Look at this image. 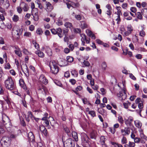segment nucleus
<instances>
[{"label":"nucleus","instance_id":"nucleus-45","mask_svg":"<svg viewBox=\"0 0 147 147\" xmlns=\"http://www.w3.org/2000/svg\"><path fill=\"white\" fill-rule=\"evenodd\" d=\"M101 66L103 70H105L107 67V65L106 63L105 62H103Z\"/></svg>","mask_w":147,"mask_h":147},{"label":"nucleus","instance_id":"nucleus-34","mask_svg":"<svg viewBox=\"0 0 147 147\" xmlns=\"http://www.w3.org/2000/svg\"><path fill=\"white\" fill-rule=\"evenodd\" d=\"M64 26L65 27L69 28H71L72 26V24L69 22H66L64 24Z\"/></svg>","mask_w":147,"mask_h":147},{"label":"nucleus","instance_id":"nucleus-28","mask_svg":"<svg viewBox=\"0 0 147 147\" xmlns=\"http://www.w3.org/2000/svg\"><path fill=\"white\" fill-rule=\"evenodd\" d=\"M137 18L140 20L142 19V16L140 12H138L135 14Z\"/></svg>","mask_w":147,"mask_h":147},{"label":"nucleus","instance_id":"nucleus-46","mask_svg":"<svg viewBox=\"0 0 147 147\" xmlns=\"http://www.w3.org/2000/svg\"><path fill=\"white\" fill-rule=\"evenodd\" d=\"M100 144L105 143V138L104 136H101L100 138Z\"/></svg>","mask_w":147,"mask_h":147},{"label":"nucleus","instance_id":"nucleus-25","mask_svg":"<svg viewBox=\"0 0 147 147\" xmlns=\"http://www.w3.org/2000/svg\"><path fill=\"white\" fill-rule=\"evenodd\" d=\"M46 5L47 9L50 11H51L53 9V6L51 5V4L49 2H46Z\"/></svg>","mask_w":147,"mask_h":147},{"label":"nucleus","instance_id":"nucleus-49","mask_svg":"<svg viewBox=\"0 0 147 147\" xmlns=\"http://www.w3.org/2000/svg\"><path fill=\"white\" fill-rule=\"evenodd\" d=\"M140 136L141 139H144L145 140H147V137L144 135V133L140 134Z\"/></svg>","mask_w":147,"mask_h":147},{"label":"nucleus","instance_id":"nucleus-14","mask_svg":"<svg viewBox=\"0 0 147 147\" xmlns=\"http://www.w3.org/2000/svg\"><path fill=\"white\" fill-rule=\"evenodd\" d=\"M28 140L33 143L35 142L34 137L33 133L30 132L28 133Z\"/></svg>","mask_w":147,"mask_h":147},{"label":"nucleus","instance_id":"nucleus-5","mask_svg":"<svg viewBox=\"0 0 147 147\" xmlns=\"http://www.w3.org/2000/svg\"><path fill=\"white\" fill-rule=\"evenodd\" d=\"M22 32V29L20 28H18L16 29H13L12 32V36L17 39H19L20 35L21 34Z\"/></svg>","mask_w":147,"mask_h":147},{"label":"nucleus","instance_id":"nucleus-19","mask_svg":"<svg viewBox=\"0 0 147 147\" xmlns=\"http://www.w3.org/2000/svg\"><path fill=\"white\" fill-rule=\"evenodd\" d=\"M19 83L20 86L24 90L26 89V86L24 82L23 79H20L19 80Z\"/></svg>","mask_w":147,"mask_h":147},{"label":"nucleus","instance_id":"nucleus-63","mask_svg":"<svg viewBox=\"0 0 147 147\" xmlns=\"http://www.w3.org/2000/svg\"><path fill=\"white\" fill-rule=\"evenodd\" d=\"M0 12L2 13L3 14H6V13L4 9L1 7H0Z\"/></svg>","mask_w":147,"mask_h":147},{"label":"nucleus","instance_id":"nucleus-62","mask_svg":"<svg viewBox=\"0 0 147 147\" xmlns=\"http://www.w3.org/2000/svg\"><path fill=\"white\" fill-rule=\"evenodd\" d=\"M96 42L98 44L102 45V44H103V42L102 41H101L99 39H96Z\"/></svg>","mask_w":147,"mask_h":147},{"label":"nucleus","instance_id":"nucleus-13","mask_svg":"<svg viewBox=\"0 0 147 147\" xmlns=\"http://www.w3.org/2000/svg\"><path fill=\"white\" fill-rule=\"evenodd\" d=\"M26 118L27 121L28 122L30 121V119L32 120L35 119V117L32 115L31 111H28V115L27 116H26Z\"/></svg>","mask_w":147,"mask_h":147},{"label":"nucleus","instance_id":"nucleus-31","mask_svg":"<svg viewBox=\"0 0 147 147\" xmlns=\"http://www.w3.org/2000/svg\"><path fill=\"white\" fill-rule=\"evenodd\" d=\"M32 43L34 45V46L35 48L37 50L39 49V46L38 44L36 42L35 40H33L32 41Z\"/></svg>","mask_w":147,"mask_h":147},{"label":"nucleus","instance_id":"nucleus-18","mask_svg":"<svg viewBox=\"0 0 147 147\" xmlns=\"http://www.w3.org/2000/svg\"><path fill=\"white\" fill-rule=\"evenodd\" d=\"M134 124L135 126L139 129H140L142 126V123L138 120H136L134 121Z\"/></svg>","mask_w":147,"mask_h":147},{"label":"nucleus","instance_id":"nucleus-22","mask_svg":"<svg viewBox=\"0 0 147 147\" xmlns=\"http://www.w3.org/2000/svg\"><path fill=\"white\" fill-rule=\"evenodd\" d=\"M72 135L73 138L74 139L75 141L77 142L78 141V134L76 132L73 131L72 133Z\"/></svg>","mask_w":147,"mask_h":147},{"label":"nucleus","instance_id":"nucleus-2","mask_svg":"<svg viewBox=\"0 0 147 147\" xmlns=\"http://www.w3.org/2000/svg\"><path fill=\"white\" fill-rule=\"evenodd\" d=\"M5 87L9 90H15L16 88L15 84L11 77H8L5 81Z\"/></svg>","mask_w":147,"mask_h":147},{"label":"nucleus","instance_id":"nucleus-43","mask_svg":"<svg viewBox=\"0 0 147 147\" xmlns=\"http://www.w3.org/2000/svg\"><path fill=\"white\" fill-rule=\"evenodd\" d=\"M143 29H142L141 31H140L139 32V35L142 37H143L145 35V33L143 31L144 29V28H143Z\"/></svg>","mask_w":147,"mask_h":147},{"label":"nucleus","instance_id":"nucleus-12","mask_svg":"<svg viewBox=\"0 0 147 147\" xmlns=\"http://www.w3.org/2000/svg\"><path fill=\"white\" fill-rule=\"evenodd\" d=\"M36 12H34V10H32V15L33 16L34 19L35 21H37L39 19L38 13L37 10L35 9Z\"/></svg>","mask_w":147,"mask_h":147},{"label":"nucleus","instance_id":"nucleus-8","mask_svg":"<svg viewBox=\"0 0 147 147\" xmlns=\"http://www.w3.org/2000/svg\"><path fill=\"white\" fill-rule=\"evenodd\" d=\"M117 96L120 100H125L127 97L125 88H124L122 91H120L117 94Z\"/></svg>","mask_w":147,"mask_h":147},{"label":"nucleus","instance_id":"nucleus-17","mask_svg":"<svg viewBox=\"0 0 147 147\" xmlns=\"http://www.w3.org/2000/svg\"><path fill=\"white\" fill-rule=\"evenodd\" d=\"M2 141L3 142L5 145L7 146L10 143V139L9 137H4L3 138Z\"/></svg>","mask_w":147,"mask_h":147},{"label":"nucleus","instance_id":"nucleus-36","mask_svg":"<svg viewBox=\"0 0 147 147\" xmlns=\"http://www.w3.org/2000/svg\"><path fill=\"white\" fill-rule=\"evenodd\" d=\"M66 59L67 61L70 63L73 62L74 60L73 57L70 56H68L67 57Z\"/></svg>","mask_w":147,"mask_h":147},{"label":"nucleus","instance_id":"nucleus-23","mask_svg":"<svg viewBox=\"0 0 147 147\" xmlns=\"http://www.w3.org/2000/svg\"><path fill=\"white\" fill-rule=\"evenodd\" d=\"M57 34L60 38H61L63 37V35L62 34V29L60 28H58L57 29Z\"/></svg>","mask_w":147,"mask_h":147},{"label":"nucleus","instance_id":"nucleus-50","mask_svg":"<svg viewBox=\"0 0 147 147\" xmlns=\"http://www.w3.org/2000/svg\"><path fill=\"white\" fill-rule=\"evenodd\" d=\"M36 3L38 5V7L40 9H42V7L41 4L39 0H36Z\"/></svg>","mask_w":147,"mask_h":147},{"label":"nucleus","instance_id":"nucleus-57","mask_svg":"<svg viewBox=\"0 0 147 147\" xmlns=\"http://www.w3.org/2000/svg\"><path fill=\"white\" fill-rule=\"evenodd\" d=\"M23 52L25 55H28L30 54V53L26 49H24L23 50Z\"/></svg>","mask_w":147,"mask_h":147},{"label":"nucleus","instance_id":"nucleus-7","mask_svg":"<svg viewBox=\"0 0 147 147\" xmlns=\"http://www.w3.org/2000/svg\"><path fill=\"white\" fill-rule=\"evenodd\" d=\"M21 69L24 73L26 78L28 80L29 76V71L28 67L26 64H24L21 66Z\"/></svg>","mask_w":147,"mask_h":147},{"label":"nucleus","instance_id":"nucleus-55","mask_svg":"<svg viewBox=\"0 0 147 147\" xmlns=\"http://www.w3.org/2000/svg\"><path fill=\"white\" fill-rule=\"evenodd\" d=\"M130 10L132 12L134 13H136L137 11V9L135 7H131Z\"/></svg>","mask_w":147,"mask_h":147},{"label":"nucleus","instance_id":"nucleus-9","mask_svg":"<svg viewBox=\"0 0 147 147\" xmlns=\"http://www.w3.org/2000/svg\"><path fill=\"white\" fill-rule=\"evenodd\" d=\"M80 36L81 37V40L82 41V46H85V42L87 44L89 43L90 42V39L89 38H87L86 36L84 34H80Z\"/></svg>","mask_w":147,"mask_h":147},{"label":"nucleus","instance_id":"nucleus-6","mask_svg":"<svg viewBox=\"0 0 147 147\" xmlns=\"http://www.w3.org/2000/svg\"><path fill=\"white\" fill-rule=\"evenodd\" d=\"M64 145L65 147H74L75 142L72 139L69 138L66 140Z\"/></svg>","mask_w":147,"mask_h":147},{"label":"nucleus","instance_id":"nucleus-38","mask_svg":"<svg viewBox=\"0 0 147 147\" xmlns=\"http://www.w3.org/2000/svg\"><path fill=\"white\" fill-rule=\"evenodd\" d=\"M127 143V139L124 136L123 137L121 140V143L122 144H126Z\"/></svg>","mask_w":147,"mask_h":147},{"label":"nucleus","instance_id":"nucleus-32","mask_svg":"<svg viewBox=\"0 0 147 147\" xmlns=\"http://www.w3.org/2000/svg\"><path fill=\"white\" fill-rule=\"evenodd\" d=\"M19 20V17L18 15H14L12 17V20L14 22H17Z\"/></svg>","mask_w":147,"mask_h":147},{"label":"nucleus","instance_id":"nucleus-21","mask_svg":"<svg viewBox=\"0 0 147 147\" xmlns=\"http://www.w3.org/2000/svg\"><path fill=\"white\" fill-rule=\"evenodd\" d=\"M35 53L40 57L43 58L44 57V54L40 50H37L35 52Z\"/></svg>","mask_w":147,"mask_h":147},{"label":"nucleus","instance_id":"nucleus-30","mask_svg":"<svg viewBox=\"0 0 147 147\" xmlns=\"http://www.w3.org/2000/svg\"><path fill=\"white\" fill-rule=\"evenodd\" d=\"M141 102L139 103H138V107L140 109V110H139L138 111V113H140L142 111V110H141V109H142L143 107V105L142 104V101H141Z\"/></svg>","mask_w":147,"mask_h":147},{"label":"nucleus","instance_id":"nucleus-3","mask_svg":"<svg viewBox=\"0 0 147 147\" xmlns=\"http://www.w3.org/2000/svg\"><path fill=\"white\" fill-rule=\"evenodd\" d=\"M81 140L83 145L84 146H87L89 147L91 146L90 139L88 136L85 133H83L81 134Z\"/></svg>","mask_w":147,"mask_h":147},{"label":"nucleus","instance_id":"nucleus-64","mask_svg":"<svg viewBox=\"0 0 147 147\" xmlns=\"http://www.w3.org/2000/svg\"><path fill=\"white\" fill-rule=\"evenodd\" d=\"M69 82L73 85H74L76 82V80L73 79H72L69 80Z\"/></svg>","mask_w":147,"mask_h":147},{"label":"nucleus","instance_id":"nucleus-20","mask_svg":"<svg viewBox=\"0 0 147 147\" xmlns=\"http://www.w3.org/2000/svg\"><path fill=\"white\" fill-rule=\"evenodd\" d=\"M16 50L14 51L15 54L18 56L19 57L22 56V53L19 47L15 48Z\"/></svg>","mask_w":147,"mask_h":147},{"label":"nucleus","instance_id":"nucleus-53","mask_svg":"<svg viewBox=\"0 0 147 147\" xmlns=\"http://www.w3.org/2000/svg\"><path fill=\"white\" fill-rule=\"evenodd\" d=\"M46 129V128L44 125H40V129L41 132L43 131L44 130H45Z\"/></svg>","mask_w":147,"mask_h":147},{"label":"nucleus","instance_id":"nucleus-4","mask_svg":"<svg viewBox=\"0 0 147 147\" xmlns=\"http://www.w3.org/2000/svg\"><path fill=\"white\" fill-rule=\"evenodd\" d=\"M1 119L3 124L5 126V128H8L11 126L9 119L5 114L2 115Z\"/></svg>","mask_w":147,"mask_h":147},{"label":"nucleus","instance_id":"nucleus-29","mask_svg":"<svg viewBox=\"0 0 147 147\" xmlns=\"http://www.w3.org/2000/svg\"><path fill=\"white\" fill-rule=\"evenodd\" d=\"M3 5L5 8L7 9L10 5L9 1L8 0H5V3Z\"/></svg>","mask_w":147,"mask_h":147},{"label":"nucleus","instance_id":"nucleus-33","mask_svg":"<svg viewBox=\"0 0 147 147\" xmlns=\"http://www.w3.org/2000/svg\"><path fill=\"white\" fill-rule=\"evenodd\" d=\"M46 52L47 55L50 56L52 55V51L51 49L49 47H47L46 49Z\"/></svg>","mask_w":147,"mask_h":147},{"label":"nucleus","instance_id":"nucleus-10","mask_svg":"<svg viewBox=\"0 0 147 147\" xmlns=\"http://www.w3.org/2000/svg\"><path fill=\"white\" fill-rule=\"evenodd\" d=\"M124 120L125 124L126 125L130 126L133 121V118L132 117L129 116L127 119L124 118Z\"/></svg>","mask_w":147,"mask_h":147},{"label":"nucleus","instance_id":"nucleus-51","mask_svg":"<svg viewBox=\"0 0 147 147\" xmlns=\"http://www.w3.org/2000/svg\"><path fill=\"white\" fill-rule=\"evenodd\" d=\"M128 145L129 147H134L135 146V143L130 141L129 142Z\"/></svg>","mask_w":147,"mask_h":147},{"label":"nucleus","instance_id":"nucleus-15","mask_svg":"<svg viewBox=\"0 0 147 147\" xmlns=\"http://www.w3.org/2000/svg\"><path fill=\"white\" fill-rule=\"evenodd\" d=\"M20 6L24 11L26 12L28 11L29 9V7L27 4L24 2H22L20 3Z\"/></svg>","mask_w":147,"mask_h":147},{"label":"nucleus","instance_id":"nucleus-42","mask_svg":"<svg viewBox=\"0 0 147 147\" xmlns=\"http://www.w3.org/2000/svg\"><path fill=\"white\" fill-rule=\"evenodd\" d=\"M84 65L86 67H89L90 66V64L89 62L86 60H84L83 62Z\"/></svg>","mask_w":147,"mask_h":147},{"label":"nucleus","instance_id":"nucleus-59","mask_svg":"<svg viewBox=\"0 0 147 147\" xmlns=\"http://www.w3.org/2000/svg\"><path fill=\"white\" fill-rule=\"evenodd\" d=\"M17 10L18 12L19 13H21L22 11V9L20 5V6L17 7Z\"/></svg>","mask_w":147,"mask_h":147},{"label":"nucleus","instance_id":"nucleus-47","mask_svg":"<svg viewBox=\"0 0 147 147\" xmlns=\"http://www.w3.org/2000/svg\"><path fill=\"white\" fill-rule=\"evenodd\" d=\"M141 13L143 15H146L147 14V8L143 9L141 10Z\"/></svg>","mask_w":147,"mask_h":147},{"label":"nucleus","instance_id":"nucleus-44","mask_svg":"<svg viewBox=\"0 0 147 147\" xmlns=\"http://www.w3.org/2000/svg\"><path fill=\"white\" fill-rule=\"evenodd\" d=\"M115 18L116 21H117V24H119L121 21V18L120 16H116L115 17Z\"/></svg>","mask_w":147,"mask_h":147},{"label":"nucleus","instance_id":"nucleus-37","mask_svg":"<svg viewBox=\"0 0 147 147\" xmlns=\"http://www.w3.org/2000/svg\"><path fill=\"white\" fill-rule=\"evenodd\" d=\"M71 75L74 77H77L78 75V73L77 71L75 70H72L71 71Z\"/></svg>","mask_w":147,"mask_h":147},{"label":"nucleus","instance_id":"nucleus-11","mask_svg":"<svg viewBox=\"0 0 147 147\" xmlns=\"http://www.w3.org/2000/svg\"><path fill=\"white\" fill-rule=\"evenodd\" d=\"M121 131L122 135L123 136L129 135L130 132L129 128L128 127H125L124 129H121Z\"/></svg>","mask_w":147,"mask_h":147},{"label":"nucleus","instance_id":"nucleus-35","mask_svg":"<svg viewBox=\"0 0 147 147\" xmlns=\"http://www.w3.org/2000/svg\"><path fill=\"white\" fill-rule=\"evenodd\" d=\"M131 103L128 101L126 102H124L123 104L124 107L125 109H128L129 106H130Z\"/></svg>","mask_w":147,"mask_h":147},{"label":"nucleus","instance_id":"nucleus-40","mask_svg":"<svg viewBox=\"0 0 147 147\" xmlns=\"http://www.w3.org/2000/svg\"><path fill=\"white\" fill-rule=\"evenodd\" d=\"M36 32L37 34L39 35H41L43 33V32L40 28H38L37 29Z\"/></svg>","mask_w":147,"mask_h":147},{"label":"nucleus","instance_id":"nucleus-61","mask_svg":"<svg viewBox=\"0 0 147 147\" xmlns=\"http://www.w3.org/2000/svg\"><path fill=\"white\" fill-rule=\"evenodd\" d=\"M74 32L76 33H80L81 32V30L80 28H75L74 29Z\"/></svg>","mask_w":147,"mask_h":147},{"label":"nucleus","instance_id":"nucleus-54","mask_svg":"<svg viewBox=\"0 0 147 147\" xmlns=\"http://www.w3.org/2000/svg\"><path fill=\"white\" fill-rule=\"evenodd\" d=\"M24 36L28 37H30L31 36V34L30 32H26L25 33Z\"/></svg>","mask_w":147,"mask_h":147},{"label":"nucleus","instance_id":"nucleus-39","mask_svg":"<svg viewBox=\"0 0 147 147\" xmlns=\"http://www.w3.org/2000/svg\"><path fill=\"white\" fill-rule=\"evenodd\" d=\"M138 37L135 35L133 37L132 41L134 42H138Z\"/></svg>","mask_w":147,"mask_h":147},{"label":"nucleus","instance_id":"nucleus-48","mask_svg":"<svg viewBox=\"0 0 147 147\" xmlns=\"http://www.w3.org/2000/svg\"><path fill=\"white\" fill-rule=\"evenodd\" d=\"M89 114H90L91 116L94 117L96 116V113L95 112L93 111H90L89 112Z\"/></svg>","mask_w":147,"mask_h":147},{"label":"nucleus","instance_id":"nucleus-26","mask_svg":"<svg viewBox=\"0 0 147 147\" xmlns=\"http://www.w3.org/2000/svg\"><path fill=\"white\" fill-rule=\"evenodd\" d=\"M118 121L121 124H123L124 122L123 118L121 116H119L118 117Z\"/></svg>","mask_w":147,"mask_h":147},{"label":"nucleus","instance_id":"nucleus-24","mask_svg":"<svg viewBox=\"0 0 147 147\" xmlns=\"http://www.w3.org/2000/svg\"><path fill=\"white\" fill-rule=\"evenodd\" d=\"M80 24V27L82 29H84L87 27L88 25L85 22L81 21Z\"/></svg>","mask_w":147,"mask_h":147},{"label":"nucleus","instance_id":"nucleus-41","mask_svg":"<svg viewBox=\"0 0 147 147\" xmlns=\"http://www.w3.org/2000/svg\"><path fill=\"white\" fill-rule=\"evenodd\" d=\"M5 130L4 127L3 126L1 125L0 127V135L3 134L5 133Z\"/></svg>","mask_w":147,"mask_h":147},{"label":"nucleus","instance_id":"nucleus-1","mask_svg":"<svg viewBox=\"0 0 147 147\" xmlns=\"http://www.w3.org/2000/svg\"><path fill=\"white\" fill-rule=\"evenodd\" d=\"M58 63L57 61L52 60L49 63L51 72L53 74H56L58 72L59 68L58 66Z\"/></svg>","mask_w":147,"mask_h":147},{"label":"nucleus","instance_id":"nucleus-52","mask_svg":"<svg viewBox=\"0 0 147 147\" xmlns=\"http://www.w3.org/2000/svg\"><path fill=\"white\" fill-rule=\"evenodd\" d=\"M11 66L8 63H7L5 65V68L6 69H9L10 68Z\"/></svg>","mask_w":147,"mask_h":147},{"label":"nucleus","instance_id":"nucleus-16","mask_svg":"<svg viewBox=\"0 0 147 147\" xmlns=\"http://www.w3.org/2000/svg\"><path fill=\"white\" fill-rule=\"evenodd\" d=\"M40 81L45 84H47L48 83V80L46 79L44 75H41L39 78Z\"/></svg>","mask_w":147,"mask_h":147},{"label":"nucleus","instance_id":"nucleus-27","mask_svg":"<svg viewBox=\"0 0 147 147\" xmlns=\"http://www.w3.org/2000/svg\"><path fill=\"white\" fill-rule=\"evenodd\" d=\"M127 31L131 33L133 30L132 26L131 24L128 25L127 26Z\"/></svg>","mask_w":147,"mask_h":147},{"label":"nucleus","instance_id":"nucleus-56","mask_svg":"<svg viewBox=\"0 0 147 147\" xmlns=\"http://www.w3.org/2000/svg\"><path fill=\"white\" fill-rule=\"evenodd\" d=\"M86 32L87 35L89 36H90L92 34V31L89 29L86 30Z\"/></svg>","mask_w":147,"mask_h":147},{"label":"nucleus","instance_id":"nucleus-60","mask_svg":"<svg viewBox=\"0 0 147 147\" xmlns=\"http://www.w3.org/2000/svg\"><path fill=\"white\" fill-rule=\"evenodd\" d=\"M75 18L78 20H80L81 19V16L79 15H76L75 16Z\"/></svg>","mask_w":147,"mask_h":147},{"label":"nucleus","instance_id":"nucleus-58","mask_svg":"<svg viewBox=\"0 0 147 147\" xmlns=\"http://www.w3.org/2000/svg\"><path fill=\"white\" fill-rule=\"evenodd\" d=\"M5 26V24L2 20H0V28H3Z\"/></svg>","mask_w":147,"mask_h":147}]
</instances>
